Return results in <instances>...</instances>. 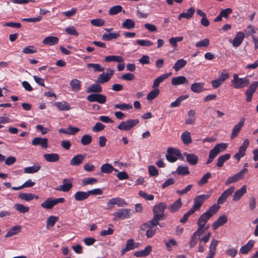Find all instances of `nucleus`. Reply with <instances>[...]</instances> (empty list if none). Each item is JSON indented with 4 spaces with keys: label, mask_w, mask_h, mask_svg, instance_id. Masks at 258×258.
Segmentation results:
<instances>
[{
    "label": "nucleus",
    "mask_w": 258,
    "mask_h": 258,
    "mask_svg": "<svg viewBox=\"0 0 258 258\" xmlns=\"http://www.w3.org/2000/svg\"><path fill=\"white\" fill-rule=\"evenodd\" d=\"M226 149L225 143H219L216 145L213 149H212L209 153V159L206 164L211 163L214 159L221 152Z\"/></svg>",
    "instance_id": "obj_1"
},
{
    "label": "nucleus",
    "mask_w": 258,
    "mask_h": 258,
    "mask_svg": "<svg viewBox=\"0 0 258 258\" xmlns=\"http://www.w3.org/2000/svg\"><path fill=\"white\" fill-rule=\"evenodd\" d=\"M133 213L131 209H120L117 211L112 213L113 216V221H116L120 219H124L130 218Z\"/></svg>",
    "instance_id": "obj_2"
},
{
    "label": "nucleus",
    "mask_w": 258,
    "mask_h": 258,
    "mask_svg": "<svg viewBox=\"0 0 258 258\" xmlns=\"http://www.w3.org/2000/svg\"><path fill=\"white\" fill-rule=\"evenodd\" d=\"M65 201L63 198L57 199L47 198L43 203L41 204V206L45 209H51L54 206L59 203H63Z\"/></svg>",
    "instance_id": "obj_3"
},
{
    "label": "nucleus",
    "mask_w": 258,
    "mask_h": 258,
    "mask_svg": "<svg viewBox=\"0 0 258 258\" xmlns=\"http://www.w3.org/2000/svg\"><path fill=\"white\" fill-rule=\"evenodd\" d=\"M232 84L235 88H241L247 86L249 84V81L246 77L239 78L238 75L235 74L232 81Z\"/></svg>",
    "instance_id": "obj_4"
},
{
    "label": "nucleus",
    "mask_w": 258,
    "mask_h": 258,
    "mask_svg": "<svg viewBox=\"0 0 258 258\" xmlns=\"http://www.w3.org/2000/svg\"><path fill=\"white\" fill-rule=\"evenodd\" d=\"M139 123L138 119H128L125 121H122L118 126L119 130L128 131Z\"/></svg>",
    "instance_id": "obj_5"
},
{
    "label": "nucleus",
    "mask_w": 258,
    "mask_h": 258,
    "mask_svg": "<svg viewBox=\"0 0 258 258\" xmlns=\"http://www.w3.org/2000/svg\"><path fill=\"white\" fill-rule=\"evenodd\" d=\"M167 208V205L165 202H160L155 205L153 209L154 215L164 219V211Z\"/></svg>",
    "instance_id": "obj_6"
},
{
    "label": "nucleus",
    "mask_w": 258,
    "mask_h": 258,
    "mask_svg": "<svg viewBox=\"0 0 258 258\" xmlns=\"http://www.w3.org/2000/svg\"><path fill=\"white\" fill-rule=\"evenodd\" d=\"M180 155V152L178 149L173 148H168L166 155V159L170 162H174L177 160V157Z\"/></svg>",
    "instance_id": "obj_7"
},
{
    "label": "nucleus",
    "mask_w": 258,
    "mask_h": 258,
    "mask_svg": "<svg viewBox=\"0 0 258 258\" xmlns=\"http://www.w3.org/2000/svg\"><path fill=\"white\" fill-rule=\"evenodd\" d=\"M210 197L208 195H201L197 196L194 200V206L191 208L195 211L199 210L203 203Z\"/></svg>",
    "instance_id": "obj_8"
},
{
    "label": "nucleus",
    "mask_w": 258,
    "mask_h": 258,
    "mask_svg": "<svg viewBox=\"0 0 258 258\" xmlns=\"http://www.w3.org/2000/svg\"><path fill=\"white\" fill-rule=\"evenodd\" d=\"M107 73H102L100 74L97 78V82L103 84L107 82L111 78L114 73V70L110 69H107Z\"/></svg>",
    "instance_id": "obj_9"
},
{
    "label": "nucleus",
    "mask_w": 258,
    "mask_h": 258,
    "mask_svg": "<svg viewBox=\"0 0 258 258\" xmlns=\"http://www.w3.org/2000/svg\"><path fill=\"white\" fill-rule=\"evenodd\" d=\"M163 220V219L154 215L153 218L149 221L148 222L143 224L141 226V230H146L148 229V227H156V226L159 225V221Z\"/></svg>",
    "instance_id": "obj_10"
},
{
    "label": "nucleus",
    "mask_w": 258,
    "mask_h": 258,
    "mask_svg": "<svg viewBox=\"0 0 258 258\" xmlns=\"http://www.w3.org/2000/svg\"><path fill=\"white\" fill-rule=\"evenodd\" d=\"M88 101L93 102H97L100 104L104 103L106 101V97L103 95L98 93L91 94L87 97Z\"/></svg>",
    "instance_id": "obj_11"
},
{
    "label": "nucleus",
    "mask_w": 258,
    "mask_h": 258,
    "mask_svg": "<svg viewBox=\"0 0 258 258\" xmlns=\"http://www.w3.org/2000/svg\"><path fill=\"white\" fill-rule=\"evenodd\" d=\"M249 141L248 139H245L240 147L238 152L235 154L234 158L237 161H239L241 158L244 156L246 148L249 146Z\"/></svg>",
    "instance_id": "obj_12"
},
{
    "label": "nucleus",
    "mask_w": 258,
    "mask_h": 258,
    "mask_svg": "<svg viewBox=\"0 0 258 258\" xmlns=\"http://www.w3.org/2000/svg\"><path fill=\"white\" fill-rule=\"evenodd\" d=\"M244 37V33L241 31H239L238 33H237L235 37L233 40H229V42L232 43L233 47H237L239 46L242 43Z\"/></svg>",
    "instance_id": "obj_13"
},
{
    "label": "nucleus",
    "mask_w": 258,
    "mask_h": 258,
    "mask_svg": "<svg viewBox=\"0 0 258 258\" xmlns=\"http://www.w3.org/2000/svg\"><path fill=\"white\" fill-rule=\"evenodd\" d=\"M257 87L258 81H255L251 84L248 88L246 90L245 95L247 102H250L251 100L252 95L255 91Z\"/></svg>",
    "instance_id": "obj_14"
},
{
    "label": "nucleus",
    "mask_w": 258,
    "mask_h": 258,
    "mask_svg": "<svg viewBox=\"0 0 258 258\" xmlns=\"http://www.w3.org/2000/svg\"><path fill=\"white\" fill-rule=\"evenodd\" d=\"M63 183L55 188V189L57 191H61L63 192L69 191L73 186L72 182L68 179H64L63 180Z\"/></svg>",
    "instance_id": "obj_15"
},
{
    "label": "nucleus",
    "mask_w": 258,
    "mask_h": 258,
    "mask_svg": "<svg viewBox=\"0 0 258 258\" xmlns=\"http://www.w3.org/2000/svg\"><path fill=\"white\" fill-rule=\"evenodd\" d=\"M244 121L245 120L243 118H241L239 122L234 126L230 136L231 140L235 139L238 136L241 130V128L244 124Z\"/></svg>",
    "instance_id": "obj_16"
},
{
    "label": "nucleus",
    "mask_w": 258,
    "mask_h": 258,
    "mask_svg": "<svg viewBox=\"0 0 258 258\" xmlns=\"http://www.w3.org/2000/svg\"><path fill=\"white\" fill-rule=\"evenodd\" d=\"M32 144L34 146H40L42 148L48 147V140L46 138L35 137L32 141Z\"/></svg>",
    "instance_id": "obj_17"
},
{
    "label": "nucleus",
    "mask_w": 258,
    "mask_h": 258,
    "mask_svg": "<svg viewBox=\"0 0 258 258\" xmlns=\"http://www.w3.org/2000/svg\"><path fill=\"white\" fill-rule=\"evenodd\" d=\"M247 169L244 168L234 175L228 177V178L227 179V184L233 183L242 179Z\"/></svg>",
    "instance_id": "obj_18"
},
{
    "label": "nucleus",
    "mask_w": 258,
    "mask_h": 258,
    "mask_svg": "<svg viewBox=\"0 0 258 258\" xmlns=\"http://www.w3.org/2000/svg\"><path fill=\"white\" fill-rule=\"evenodd\" d=\"M86 157V154H78L72 158L70 164L72 166H78L83 162Z\"/></svg>",
    "instance_id": "obj_19"
},
{
    "label": "nucleus",
    "mask_w": 258,
    "mask_h": 258,
    "mask_svg": "<svg viewBox=\"0 0 258 258\" xmlns=\"http://www.w3.org/2000/svg\"><path fill=\"white\" fill-rule=\"evenodd\" d=\"M171 84L174 86H177L182 84H188V81L184 76H180L172 78L171 80Z\"/></svg>",
    "instance_id": "obj_20"
},
{
    "label": "nucleus",
    "mask_w": 258,
    "mask_h": 258,
    "mask_svg": "<svg viewBox=\"0 0 258 258\" xmlns=\"http://www.w3.org/2000/svg\"><path fill=\"white\" fill-rule=\"evenodd\" d=\"M195 12V9L193 7L188 9L186 12L180 14L178 16V19L181 20L182 18L190 19L191 18Z\"/></svg>",
    "instance_id": "obj_21"
},
{
    "label": "nucleus",
    "mask_w": 258,
    "mask_h": 258,
    "mask_svg": "<svg viewBox=\"0 0 258 258\" xmlns=\"http://www.w3.org/2000/svg\"><path fill=\"white\" fill-rule=\"evenodd\" d=\"M184 155L186 157V161L187 162L191 165H196L198 162V157L195 154H189L187 153H184Z\"/></svg>",
    "instance_id": "obj_22"
},
{
    "label": "nucleus",
    "mask_w": 258,
    "mask_h": 258,
    "mask_svg": "<svg viewBox=\"0 0 258 258\" xmlns=\"http://www.w3.org/2000/svg\"><path fill=\"white\" fill-rule=\"evenodd\" d=\"M225 80H226V73L222 72L220 74L218 79L213 80L212 82L211 83H212V87L214 88H218V87H219L220 85H221L224 83V82L225 81Z\"/></svg>",
    "instance_id": "obj_23"
},
{
    "label": "nucleus",
    "mask_w": 258,
    "mask_h": 258,
    "mask_svg": "<svg viewBox=\"0 0 258 258\" xmlns=\"http://www.w3.org/2000/svg\"><path fill=\"white\" fill-rule=\"evenodd\" d=\"M136 247H137V246H135V243L133 239H130L127 240L125 247L121 250V255H123L126 252L134 249Z\"/></svg>",
    "instance_id": "obj_24"
},
{
    "label": "nucleus",
    "mask_w": 258,
    "mask_h": 258,
    "mask_svg": "<svg viewBox=\"0 0 258 258\" xmlns=\"http://www.w3.org/2000/svg\"><path fill=\"white\" fill-rule=\"evenodd\" d=\"M152 251V246H147L143 250L136 251L134 253V255L136 257H144L150 254Z\"/></svg>",
    "instance_id": "obj_25"
},
{
    "label": "nucleus",
    "mask_w": 258,
    "mask_h": 258,
    "mask_svg": "<svg viewBox=\"0 0 258 258\" xmlns=\"http://www.w3.org/2000/svg\"><path fill=\"white\" fill-rule=\"evenodd\" d=\"M120 36V32L104 33L102 35V39L104 41H110L115 39Z\"/></svg>",
    "instance_id": "obj_26"
},
{
    "label": "nucleus",
    "mask_w": 258,
    "mask_h": 258,
    "mask_svg": "<svg viewBox=\"0 0 258 258\" xmlns=\"http://www.w3.org/2000/svg\"><path fill=\"white\" fill-rule=\"evenodd\" d=\"M124 58L119 55H108L105 57L104 60L105 62H123Z\"/></svg>",
    "instance_id": "obj_27"
},
{
    "label": "nucleus",
    "mask_w": 258,
    "mask_h": 258,
    "mask_svg": "<svg viewBox=\"0 0 258 258\" xmlns=\"http://www.w3.org/2000/svg\"><path fill=\"white\" fill-rule=\"evenodd\" d=\"M43 157L45 160L49 162H56L59 160V156L56 153L44 154Z\"/></svg>",
    "instance_id": "obj_28"
},
{
    "label": "nucleus",
    "mask_w": 258,
    "mask_h": 258,
    "mask_svg": "<svg viewBox=\"0 0 258 258\" xmlns=\"http://www.w3.org/2000/svg\"><path fill=\"white\" fill-rule=\"evenodd\" d=\"M254 244V241L253 240H249L245 245L241 247L240 252L242 254H247L252 249Z\"/></svg>",
    "instance_id": "obj_29"
},
{
    "label": "nucleus",
    "mask_w": 258,
    "mask_h": 258,
    "mask_svg": "<svg viewBox=\"0 0 258 258\" xmlns=\"http://www.w3.org/2000/svg\"><path fill=\"white\" fill-rule=\"evenodd\" d=\"M246 192V187L245 185H243L240 189L235 192L233 196V200L237 201L240 199L242 196Z\"/></svg>",
    "instance_id": "obj_30"
},
{
    "label": "nucleus",
    "mask_w": 258,
    "mask_h": 258,
    "mask_svg": "<svg viewBox=\"0 0 258 258\" xmlns=\"http://www.w3.org/2000/svg\"><path fill=\"white\" fill-rule=\"evenodd\" d=\"M182 203L181 202L180 199L176 200L173 204L170 205L168 207V209L170 212L174 213L178 211L181 207Z\"/></svg>",
    "instance_id": "obj_31"
},
{
    "label": "nucleus",
    "mask_w": 258,
    "mask_h": 258,
    "mask_svg": "<svg viewBox=\"0 0 258 258\" xmlns=\"http://www.w3.org/2000/svg\"><path fill=\"white\" fill-rule=\"evenodd\" d=\"M171 73H169L165 74H163L156 78L154 81L153 83V88H156L159 86L160 84L163 82L165 79L168 78L169 76L171 75Z\"/></svg>",
    "instance_id": "obj_32"
},
{
    "label": "nucleus",
    "mask_w": 258,
    "mask_h": 258,
    "mask_svg": "<svg viewBox=\"0 0 258 258\" xmlns=\"http://www.w3.org/2000/svg\"><path fill=\"white\" fill-rule=\"evenodd\" d=\"M58 42V38L55 36H48L45 38L42 43L43 44L48 45H53L57 44Z\"/></svg>",
    "instance_id": "obj_33"
},
{
    "label": "nucleus",
    "mask_w": 258,
    "mask_h": 258,
    "mask_svg": "<svg viewBox=\"0 0 258 258\" xmlns=\"http://www.w3.org/2000/svg\"><path fill=\"white\" fill-rule=\"evenodd\" d=\"M204 83H195L191 85L190 89L194 93H199L204 91Z\"/></svg>",
    "instance_id": "obj_34"
},
{
    "label": "nucleus",
    "mask_w": 258,
    "mask_h": 258,
    "mask_svg": "<svg viewBox=\"0 0 258 258\" xmlns=\"http://www.w3.org/2000/svg\"><path fill=\"white\" fill-rule=\"evenodd\" d=\"M89 198L88 191L85 192L82 191H79L75 193L74 195V198L76 201H82Z\"/></svg>",
    "instance_id": "obj_35"
},
{
    "label": "nucleus",
    "mask_w": 258,
    "mask_h": 258,
    "mask_svg": "<svg viewBox=\"0 0 258 258\" xmlns=\"http://www.w3.org/2000/svg\"><path fill=\"white\" fill-rule=\"evenodd\" d=\"M70 86L72 90L77 92L81 89V82L78 79H73L70 82Z\"/></svg>",
    "instance_id": "obj_36"
},
{
    "label": "nucleus",
    "mask_w": 258,
    "mask_h": 258,
    "mask_svg": "<svg viewBox=\"0 0 258 258\" xmlns=\"http://www.w3.org/2000/svg\"><path fill=\"white\" fill-rule=\"evenodd\" d=\"M35 195L31 193H20L18 195V198L26 202H29L34 199Z\"/></svg>",
    "instance_id": "obj_37"
},
{
    "label": "nucleus",
    "mask_w": 258,
    "mask_h": 258,
    "mask_svg": "<svg viewBox=\"0 0 258 258\" xmlns=\"http://www.w3.org/2000/svg\"><path fill=\"white\" fill-rule=\"evenodd\" d=\"M54 105L60 111L69 110L71 109L69 104L66 101L55 102Z\"/></svg>",
    "instance_id": "obj_38"
},
{
    "label": "nucleus",
    "mask_w": 258,
    "mask_h": 258,
    "mask_svg": "<svg viewBox=\"0 0 258 258\" xmlns=\"http://www.w3.org/2000/svg\"><path fill=\"white\" fill-rule=\"evenodd\" d=\"M21 227L16 225L11 228L5 235L6 237H10L18 234L21 231Z\"/></svg>",
    "instance_id": "obj_39"
},
{
    "label": "nucleus",
    "mask_w": 258,
    "mask_h": 258,
    "mask_svg": "<svg viewBox=\"0 0 258 258\" xmlns=\"http://www.w3.org/2000/svg\"><path fill=\"white\" fill-rule=\"evenodd\" d=\"M40 168L41 166L39 164H36L32 166L24 168V171L25 173H34L38 171Z\"/></svg>",
    "instance_id": "obj_40"
},
{
    "label": "nucleus",
    "mask_w": 258,
    "mask_h": 258,
    "mask_svg": "<svg viewBox=\"0 0 258 258\" xmlns=\"http://www.w3.org/2000/svg\"><path fill=\"white\" fill-rule=\"evenodd\" d=\"M135 27V22L131 19H127L122 24V27L128 30L134 28Z\"/></svg>",
    "instance_id": "obj_41"
},
{
    "label": "nucleus",
    "mask_w": 258,
    "mask_h": 258,
    "mask_svg": "<svg viewBox=\"0 0 258 258\" xmlns=\"http://www.w3.org/2000/svg\"><path fill=\"white\" fill-rule=\"evenodd\" d=\"M187 61L183 59H180L177 60L173 67V69L176 72L183 68L186 64Z\"/></svg>",
    "instance_id": "obj_42"
},
{
    "label": "nucleus",
    "mask_w": 258,
    "mask_h": 258,
    "mask_svg": "<svg viewBox=\"0 0 258 258\" xmlns=\"http://www.w3.org/2000/svg\"><path fill=\"white\" fill-rule=\"evenodd\" d=\"M102 91L101 86L98 84H94L88 88L87 93H100Z\"/></svg>",
    "instance_id": "obj_43"
},
{
    "label": "nucleus",
    "mask_w": 258,
    "mask_h": 258,
    "mask_svg": "<svg viewBox=\"0 0 258 258\" xmlns=\"http://www.w3.org/2000/svg\"><path fill=\"white\" fill-rule=\"evenodd\" d=\"M211 217L209 216V215L206 212L203 213L199 218L198 221V225H202L205 226L206 223L208 220Z\"/></svg>",
    "instance_id": "obj_44"
},
{
    "label": "nucleus",
    "mask_w": 258,
    "mask_h": 258,
    "mask_svg": "<svg viewBox=\"0 0 258 258\" xmlns=\"http://www.w3.org/2000/svg\"><path fill=\"white\" fill-rule=\"evenodd\" d=\"M181 138L184 144L188 145L191 143L190 133L188 131L183 132L181 135Z\"/></svg>",
    "instance_id": "obj_45"
},
{
    "label": "nucleus",
    "mask_w": 258,
    "mask_h": 258,
    "mask_svg": "<svg viewBox=\"0 0 258 258\" xmlns=\"http://www.w3.org/2000/svg\"><path fill=\"white\" fill-rule=\"evenodd\" d=\"M176 172L177 174L181 175H188L190 173L188 170V167L186 166L182 165H180L178 166V167L176 169Z\"/></svg>",
    "instance_id": "obj_46"
},
{
    "label": "nucleus",
    "mask_w": 258,
    "mask_h": 258,
    "mask_svg": "<svg viewBox=\"0 0 258 258\" xmlns=\"http://www.w3.org/2000/svg\"><path fill=\"white\" fill-rule=\"evenodd\" d=\"M226 223V216L223 215L220 217L213 224L214 229H217L219 227L223 225Z\"/></svg>",
    "instance_id": "obj_47"
},
{
    "label": "nucleus",
    "mask_w": 258,
    "mask_h": 258,
    "mask_svg": "<svg viewBox=\"0 0 258 258\" xmlns=\"http://www.w3.org/2000/svg\"><path fill=\"white\" fill-rule=\"evenodd\" d=\"M204 227V225H198V229L193 234L194 236H196L200 239V236L204 234L205 230L209 227V226H207L205 228Z\"/></svg>",
    "instance_id": "obj_48"
},
{
    "label": "nucleus",
    "mask_w": 258,
    "mask_h": 258,
    "mask_svg": "<svg viewBox=\"0 0 258 258\" xmlns=\"http://www.w3.org/2000/svg\"><path fill=\"white\" fill-rule=\"evenodd\" d=\"M113 167L109 163L103 164L100 168L101 171L105 173H110L113 170Z\"/></svg>",
    "instance_id": "obj_49"
},
{
    "label": "nucleus",
    "mask_w": 258,
    "mask_h": 258,
    "mask_svg": "<svg viewBox=\"0 0 258 258\" xmlns=\"http://www.w3.org/2000/svg\"><path fill=\"white\" fill-rule=\"evenodd\" d=\"M57 219V217L54 216L49 217L46 220V228L49 229L51 227H53Z\"/></svg>",
    "instance_id": "obj_50"
},
{
    "label": "nucleus",
    "mask_w": 258,
    "mask_h": 258,
    "mask_svg": "<svg viewBox=\"0 0 258 258\" xmlns=\"http://www.w3.org/2000/svg\"><path fill=\"white\" fill-rule=\"evenodd\" d=\"M122 11V7L120 5H116L110 8L108 13L110 15H115Z\"/></svg>",
    "instance_id": "obj_51"
},
{
    "label": "nucleus",
    "mask_w": 258,
    "mask_h": 258,
    "mask_svg": "<svg viewBox=\"0 0 258 258\" xmlns=\"http://www.w3.org/2000/svg\"><path fill=\"white\" fill-rule=\"evenodd\" d=\"M14 208L18 211L23 214L28 212L29 210V208L28 207L25 206L21 204H15Z\"/></svg>",
    "instance_id": "obj_52"
},
{
    "label": "nucleus",
    "mask_w": 258,
    "mask_h": 258,
    "mask_svg": "<svg viewBox=\"0 0 258 258\" xmlns=\"http://www.w3.org/2000/svg\"><path fill=\"white\" fill-rule=\"evenodd\" d=\"M159 90L157 88L154 89L150 91L147 96V99L148 100H152L156 98L159 94Z\"/></svg>",
    "instance_id": "obj_53"
},
{
    "label": "nucleus",
    "mask_w": 258,
    "mask_h": 258,
    "mask_svg": "<svg viewBox=\"0 0 258 258\" xmlns=\"http://www.w3.org/2000/svg\"><path fill=\"white\" fill-rule=\"evenodd\" d=\"M92 141V137L89 135H84L82 137L81 143L83 145L86 146L91 144Z\"/></svg>",
    "instance_id": "obj_54"
},
{
    "label": "nucleus",
    "mask_w": 258,
    "mask_h": 258,
    "mask_svg": "<svg viewBox=\"0 0 258 258\" xmlns=\"http://www.w3.org/2000/svg\"><path fill=\"white\" fill-rule=\"evenodd\" d=\"M187 97L188 96L187 95L180 96L175 101L172 102L170 104V107H175L178 106L180 104L181 101L187 98Z\"/></svg>",
    "instance_id": "obj_55"
},
{
    "label": "nucleus",
    "mask_w": 258,
    "mask_h": 258,
    "mask_svg": "<svg viewBox=\"0 0 258 258\" xmlns=\"http://www.w3.org/2000/svg\"><path fill=\"white\" fill-rule=\"evenodd\" d=\"M114 107L121 110H126L133 108V106L130 104L120 103L115 104Z\"/></svg>",
    "instance_id": "obj_56"
},
{
    "label": "nucleus",
    "mask_w": 258,
    "mask_h": 258,
    "mask_svg": "<svg viewBox=\"0 0 258 258\" xmlns=\"http://www.w3.org/2000/svg\"><path fill=\"white\" fill-rule=\"evenodd\" d=\"M220 206L218 205V204H214L206 212L210 216H213L220 209Z\"/></svg>",
    "instance_id": "obj_57"
},
{
    "label": "nucleus",
    "mask_w": 258,
    "mask_h": 258,
    "mask_svg": "<svg viewBox=\"0 0 258 258\" xmlns=\"http://www.w3.org/2000/svg\"><path fill=\"white\" fill-rule=\"evenodd\" d=\"M97 182V179L93 177H88L82 180V185L85 186L88 184H94Z\"/></svg>",
    "instance_id": "obj_58"
},
{
    "label": "nucleus",
    "mask_w": 258,
    "mask_h": 258,
    "mask_svg": "<svg viewBox=\"0 0 258 258\" xmlns=\"http://www.w3.org/2000/svg\"><path fill=\"white\" fill-rule=\"evenodd\" d=\"M157 227H148L145 231H146V235L148 238L152 237L155 234L157 231Z\"/></svg>",
    "instance_id": "obj_59"
},
{
    "label": "nucleus",
    "mask_w": 258,
    "mask_h": 258,
    "mask_svg": "<svg viewBox=\"0 0 258 258\" xmlns=\"http://www.w3.org/2000/svg\"><path fill=\"white\" fill-rule=\"evenodd\" d=\"M87 67L89 68L93 69L94 71L95 72H102L104 70V68L102 67L100 64L98 63H89L87 64Z\"/></svg>",
    "instance_id": "obj_60"
},
{
    "label": "nucleus",
    "mask_w": 258,
    "mask_h": 258,
    "mask_svg": "<svg viewBox=\"0 0 258 258\" xmlns=\"http://www.w3.org/2000/svg\"><path fill=\"white\" fill-rule=\"evenodd\" d=\"M195 212L196 211H195L194 209L191 208L188 212L184 214L183 217L180 219V222L181 223H186L188 219L189 216L194 214Z\"/></svg>",
    "instance_id": "obj_61"
},
{
    "label": "nucleus",
    "mask_w": 258,
    "mask_h": 258,
    "mask_svg": "<svg viewBox=\"0 0 258 258\" xmlns=\"http://www.w3.org/2000/svg\"><path fill=\"white\" fill-rule=\"evenodd\" d=\"M90 23L91 25L96 27L102 26L105 24L104 21L102 19H92L91 20Z\"/></svg>",
    "instance_id": "obj_62"
},
{
    "label": "nucleus",
    "mask_w": 258,
    "mask_h": 258,
    "mask_svg": "<svg viewBox=\"0 0 258 258\" xmlns=\"http://www.w3.org/2000/svg\"><path fill=\"white\" fill-rule=\"evenodd\" d=\"M210 44L209 39L208 38L204 39L203 40L196 43L195 46L197 47H208Z\"/></svg>",
    "instance_id": "obj_63"
},
{
    "label": "nucleus",
    "mask_w": 258,
    "mask_h": 258,
    "mask_svg": "<svg viewBox=\"0 0 258 258\" xmlns=\"http://www.w3.org/2000/svg\"><path fill=\"white\" fill-rule=\"evenodd\" d=\"M65 31L67 33L71 35H74L76 36H78L79 35V33L77 32L76 28L73 26L67 27L65 29Z\"/></svg>",
    "instance_id": "obj_64"
}]
</instances>
